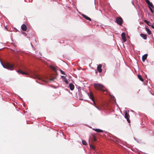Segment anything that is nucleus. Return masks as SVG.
Segmentation results:
<instances>
[{
	"instance_id": "f257e3e1",
	"label": "nucleus",
	"mask_w": 154,
	"mask_h": 154,
	"mask_svg": "<svg viewBox=\"0 0 154 154\" xmlns=\"http://www.w3.org/2000/svg\"><path fill=\"white\" fill-rule=\"evenodd\" d=\"M94 86L95 89L100 91H104L106 90L105 87L99 83H94Z\"/></svg>"
},
{
	"instance_id": "f03ea898",
	"label": "nucleus",
	"mask_w": 154,
	"mask_h": 154,
	"mask_svg": "<svg viewBox=\"0 0 154 154\" xmlns=\"http://www.w3.org/2000/svg\"><path fill=\"white\" fill-rule=\"evenodd\" d=\"M1 63L3 67L5 68L9 69L10 70H13L14 69V65L12 64L7 62H6L4 64H3L2 62H1Z\"/></svg>"
},
{
	"instance_id": "7ed1b4c3",
	"label": "nucleus",
	"mask_w": 154,
	"mask_h": 154,
	"mask_svg": "<svg viewBox=\"0 0 154 154\" xmlns=\"http://www.w3.org/2000/svg\"><path fill=\"white\" fill-rule=\"evenodd\" d=\"M88 95H89V98L91 99L93 101V103H94V105L96 108H97V109H99L96 106H95V105H96V103H95V101H94V97L93 96V94L90 93V94H88Z\"/></svg>"
},
{
	"instance_id": "20e7f679",
	"label": "nucleus",
	"mask_w": 154,
	"mask_h": 154,
	"mask_svg": "<svg viewBox=\"0 0 154 154\" xmlns=\"http://www.w3.org/2000/svg\"><path fill=\"white\" fill-rule=\"evenodd\" d=\"M116 21L118 24L121 26L123 20L121 17H119L116 18Z\"/></svg>"
},
{
	"instance_id": "39448f33",
	"label": "nucleus",
	"mask_w": 154,
	"mask_h": 154,
	"mask_svg": "<svg viewBox=\"0 0 154 154\" xmlns=\"http://www.w3.org/2000/svg\"><path fill=\"white\" fill-rule=\"evenodd\" d=\"M121 36L123 42H125L127 41L126 38L125 34L124 32H122L121 34Z\"/></svg>"
},
{
	"instance_id": "423d86ee",
	"label": "nucleus",
	"mask_w": 154,
	"mask_h": 154,
	"mask_svg": "<svg viewBox=\"0 0 154 154\" xmlns=\"http://www.w3.org/2000/svg\"><path fill=\"white\" fill-rule=\"evenodd\" d=\"M129 115L128 113L126 112L125 113V118L127 119V121L128 123H130V120L129 119Z\"/></svg>"
},
{
	"instance_id": "0eeeda50",
	"label": "nucleus",
	"mask_w": 154,
	"mask_h": 154,
	"mask_svg": "<svg viewBox=\"0 0 154 154\" xmlns=\"http://www.w3.org/2000/svg\"><path fill=\"white\" fill-rule=\"evenodd\" d=\"M102 65L101 64H99L97 66V70L99 72H102L101 69Z\"/></svg>"
},
{
	"instance_id": "6e6552de",
	"label": "nucleus",
	"mask_w": 154,
	"mask_h": 154,
	"mask_svg": "<svg viewBox=\"0 0 154 154\" xmlns=\"http://www.w3.org/2000/svg\"><path fill=\"white\" fill-rule=\"evenodd\" d=\"M21 28V29L23 31H26L27 30V27L25 24L22 25Z\"/></svg>"
},
{
	"instance_id": "1a4fd4ad",
	"label": "nucleus",
	"mask_w": 154,
	"mask_h": 154,
	"mask_svg": "<svg viewBox=\"0 0 154 154\" xmlns=\"http://www.w3.org/2000/svg\"><path fill=\"white\" fill-rule=\"evenodd\" d=\"M147 55L146 54L144 55L142 57V59L143 61L144 62L145 60L146 59V58L147 57Z\"/></svg>"
},
{
	"instance_id": "9d476101",
	"label": "nucleus",
	"mask_w": 154,
	"mask_h": 154,
	"mask_svg": "<svg viewBox=\"0 0 154 154\" xmlns=\"http://www.w3.org/2000/svg\"><path fill=\"white\" fill-rule=\"evenodd\" d=\"M69 87L71 90L72 91L74 89V86L73 84L71 83L70 84H69Z\"/></svg>"
},
{
	"instance_id": "9b49d317",
	"label": "nucleus",
	"mask_w": 154,
	"mask_h": 154,
	"mask_svg": "<svg viewBox=\"0 0 154 154\" xmlns=\"http://www.w3.org/2000/svg\"><path fill=\"white\" fill-rule=\"evenodd\" d=\"M140 36L144 39H146L147 38L146 35L144 34H140Z\"/></svg>"
},
{
	"instance_id": "f8f14e48",
	"label": "nucleus",
	"mask_w": 154,
	"mask_h": 154,
	"mask_svg": "<svg viewBox=\"0 0 154 154\" xmlns=\"http://www.w3.org/2000/svg\"><path fill=\"white\" fill-rule=\"evenodd\" d=\"M82 16L85 18V19H87V20H90V21H91V19L89 17H88L86 15H85V14H82Z\"/></svg>"
},
{
	"instance_id": "ddd939ff",
	"label": "nucleus",
	"mask_w": 154,
	"mask_h": 154,
	"mask_svg": "<svg viewBox=\"0 0 154 154\" xmlns=\"http://www.w3.org/2000/svg\"><path fill=\"white\" fill-rule=\"evenodd\" d=\"M146 31L147 32V33L149 34L150 35L151 34V32L150 30V29L148 28V27H146Z\"/></svg>"
},
{
	"instance_id": "4468645a",
	"label": "nucleus",
	"mask_w": 154,
	"mask_h": 154,
	"mask_svg": "<svg viewBox=\"0 0 154 154\" xmlns=\"http://www.w3.org/2000/svg\"><path fill=\"white\" fill-rule=\"evenodd\" d=\"M146 3L148 4V6H152V4L151 3L149 0H145Z\"/></svg>"
},
{
	"instance_id": "2eb2a0df",
	"label": "nucleus",
	"mask_w": 154,
	"mask_h": 154,
	"mask_svg": "<svg viewBox=\"0 0 154 154\" xmlns=\"http://www.w3.org/2000/svg\"><path fill=\"white\" fill-rule=\"evenodd\" d=\"M93 129L97 132H103V131L102 130L99 129Z\"/></svg>"
},
{
	"instance_id": "dca6fc26",
	"label": "nucleus",
	"mask_w": 154,
	"mask_h": 154,
	"mask_svg": "<svg viewBox=\"0 0 154 154\" xmlns=\"http://www.w3.org/2000/svg\"><path fill=\"white\" fill-rule=\"evenodd\" d=\"M137 76L139 79L141 81L143 82L144 81L143 79L142 78L140 75H138Z\"/></svg>"
},
{
	"instance_id": "f3484780",
	"label": "nucleus",
	"mask_w": 154,
	"mask_h": 154,
	"mask_svg": "<svg viewBox=\"0 0 154 154\" xmlns=\"http://www.w3.org/2000/svg\"><path fill=\"white\" fill-rule=\"evenodd\" d=\"M17 72H18L20 73L21 74H26V75L27 74V73L24 72L22 71H20V70L17 71Z\"/></svg>"
},
{
	"instance_id": "a211bd4d",
	"label": "nucleus",
	"mask_w": 154,
	"mask_h": 154,
	"mask_svg": "<svg viewBox=\"0 0 154 154\" xmlns=\"http://www.w3.org/2000/svg\"><path fill=\"white\" fill-rule=\"evenodd\" d=\"M149 9H150L151 12L152 13H153V10L152 9V8H153V5H152V6H149Z\"/></svg>"
},
{
	"instance_id": "6ab92c4d",
	"label": "nucleus",
	"mask_w": 154,
	"mask_h": 154,
	"mask_svg": "<svg viewBox=\"0 0 154 154\" xmlns=\"http://www.w3.org/2000/svg\"><path fill=\"white\" fill-rule=\"evenodd\" d=\"M149 9H150L151 12L152 13H153V10L152 9V8H153V5H152V6H149Z\"/></svg>"
},
{
	"instance_id": "aec40b11",
	"label": "nucleus",
	"mask_w": 154,
	"mask_h": 154,
	"mask_svg": "<svg viewBox=\"0 0 154 154\" xmlns=\"http://www.w3.org/2000/svg\"><path fill=\"white\" fill-rule=\"evenodd\" d=\"M82 144L84 145H86L87 144V143L85 140H82Z\"/></svg>"
},
{
	"instance_id": "412c9836",
	"label": "nucleus",
	"mask_w": 154,
	"mask_h": 154,
	"mask_svg": "<svg viewBox=\"0 0 154 154\" xmlns=\"http://www.w3.org/2000/svg\"><path fill=\"white\" fill-rule=\"evenodd\" d=\"M50 67L51 68V69H52V70H53L54 71H55L56 70V69L55 68V67H54V66H50Z\"/></svg>"
},
{
	"instance_id": "4be33fe9",
	"label": "nucleus",
	"mask_w": 154,
	"mask_h": 154,
	"mask_svg": "<svg viewBox=\"0 0 154 154\" xmlns=\"http://www.w3.org/2000/svg\"><path fill=\"white\" fill-rule=\"evenodd\" d=\"M64 81L66 82V84L68 83V81L65 78L64 79Z\"/></svg>"
},
{
	"instance_id": "5701e85b",
	"label": "nucleus",
	"mask_w": 154,
	"mask_h": 154,
	"mask_svg": "<svg viewBox=\"0 0 154 154\" xmlns=\"http://www.w3.org/2000/svg\"><path fill=\"white\" fill-rule=\"evenodd\" d=\"M60 71L61 73L62 74H63V75L65 74V73L64 71H63L62 70H60Z\"/></svg>"
},
{
	"instance_id": "b1692460",
	"label": "nucleus",
	"mask_w": 154,
	"mask_h": 154,
	"mask_svg": "<svg viewBox=\"0 0 154 154\" xmlns=\"http://www.w3.org/2000/svg\"><path fill=\"white\" fill-rule=\"evenodd\" d=\"M146 24H147L148 26H150V25H149V22L148 21V22L146 23Z\"/></svg>"
},
{
	"instance_id": "393cba45",
	"label": "nucleus",
	"mask_w": 154,
	"mask_h": 154,
	"mask_svg": "<svg viewBox=\"0 0 154 154\" xmlns=\"http://www.w3.org/2000/svg\"><path fill=\"white\" fill-rule=\"evenodd\" d=\"M144 22L146 23L147 22H148V21L146 20H144Z\"/></svg>"
},
{
	"instance_id": "a878e982",
	"label": "nucleus",
	"mask_w": 154,
	"mask_h": 154,
	"mask_svg": "<svg viewBox=\"0 0 154 154\" xmlns=\"http://www.w3.org/2000/svg\"><path fill=\"white\" fill-rule=\"evenodd\" d=\"M151 26L152 28L154 29V26L151 25Z\"/></svg>"
},
{
	"instance_id": "bb28decb",
	"label": "nucleus",
	"mask_w": 154,
	"mask_h": 154,
	"mask_svg": "<svg viewBox=\"0 0 154 154\" xmlns=\"http://www.w3.org/2000/svg\"><path fill=\"white\" fill-rule=\"evenodd\" d=\"M94 140H96V139H95V137H94Z\"/></svg>"
},
{
	"instance_id": "cd10ccee",
	"label": "nucleus",
	"mask_w": 154,
	"mask_h": 154,
	"mask_svg": "<svg viewBox=\"0 0 154 154\" xmlns=\"http://www.w3.org/2000/svg\"><path fill=\"white\" fill-rule=\"evenodd\" d=\"M92 146L93 148H94V147L93 146Z\"/></svg>"
},
{
	"instance_id": "c85d7f7f",
	"label": "nucleus",
	"mask_w": 154,
	"mask_h": 154,
	"mask_svg": "<svg viewBox=\"0 0 154 154\" xmlns=\"http://www.w3.org/2000/svg\"><path fill=\"white\" fill-rule=\"evenodd\" d=\"M36 77H37V78H38H38H39V77H37V76H36Z\"/></svg>"
},
{
	"instance_id": "c756f323",
	"label": "nucleus",
	"mask_w": 154,
	"mask_h": 154,
	"mask_svg": "<svg viewBox=\"0 0 154 154\" xmlns=\"http://www.w3.org/2000/svg\"><path fill=\"white\" fill-rule=\"evenodd\" d=\"M36 77L35 76V78Z\"/></svg>"
}]
</instances>
